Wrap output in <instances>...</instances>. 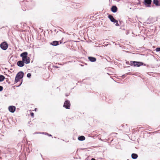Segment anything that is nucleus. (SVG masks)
Here are the masks:
<instances>
[{
  "label": "nucleus",
  "mask_w": 160,
  "mask_h": 160,
  "mask_svg": "<svg viewBox=\"0 0 160 160\" xmlns=\"http://www.w3.org/2000/svg\"><path fill=\"white\" fill-rule=\"evenodd\" d=\"M28 53L24 52L20 54V56L22 58V60L26 64H28L30 63V58L27 56Z\"/></svg>",
  "instance_id": "f257e3e1"
},
{
  "label": "nucleus",
  "mask_w": 160,
  "mask_h": 160,
  "mask_svg": "<svg viewBox=\"0 0 160 160\" xmlns=\"http://www.w3.org/2000/svg\"><path fill=\"white\" fill-rule=\"evenodd\" d=\"M23 73L22 72H19L17 75L15 80V82H17L19 80L22 78H23Z\"/></svg>",
  "instance_id": "f03ea898"
},
{
  "label": "nucleus",
  "mask_w": 160,
  "mask_h": 160,
  "mask_svg": "<svg viewBox=\"0 0 160 160\" xmlns=\"http://www.w3.org/2000/svg\"><path fill=\"white\" fill-rule=\"evenodd\" d=\"M131 65H133L134 66L139 67L142 65V63L138 62L135 61H132L131 62Z\"/></svg>",
  "instance_id": "7ed1b4c3"
},
{
  "label": "nucleus",
  "mask_w": 160,
  "mask_h": 160,
  "mask_svg": "<svg viewBox=\"0 0 160 160\" xmlns=\"http://www.w3.org/2000/svg\"><path fill=\"white\" fill-rule=\"evenodd\" d=\"M108 18L110 19L111 21L112 22H113L114 23H116V26H119V24L118 22V21L116 20L111 15H109Z\"/></svg>",
  "instance_id": "20e7f679"
},
{
  "label": "nucleus",
  "mask_w": 160,
  "mask_h": 160,
  "mask_svg": "<svg viewBox=\"0 0 160 160\" xmlns=\"http://www.w3.org/2000/svg\"><path fill=\"white\" fill-rule=\"evenodd\" d=\"M0 47L2 49L6 50L8 47V44L5 42H3L0 45Z\"/></svg>",
  "instance_id": "39448f33"
},
{
  "label": "nucleus",
  "mask_w": 160,
  "mask_h": 160,
  "mask_svg": "<svg viewBox=\"0 0 160 160\" xmlns=\"http://www.w3.org/2000/svg\"><path fill=\"white\" fill-rule=\"evenodd\" d=\"M70 106V102L68 100H66L64 103L63 107L67 109H69Z\"/></svg>",
  "instance_id": "423d86ee"
},
{
  "label": "nucleus",
  "mask_w": 160,
  "mask_h": 160,
  "mask_svg": "<svg viewBox=\"0 0 160 160\" xmlns=\"http://www.w3.org/2000/svg\"><path fill=\"white\" fill-rule=\"evenodd\" d=\"M151 2V0H144L145 4L148 7H150Z\"/></svg>",
  "instance_id": "0eeeda50"
},
{
  "label": "nucleus",
  "mask_w": 160,
  "mask_h": 160,
  "mask_svg": "<svg viewBox=\"0 0 160 160\" xmlns=\"http://www.w3.org/2000/svg\"><path fill=\"white\" fill-rule=\"evenodd\" d=\"M9 111L11 112H14L16 108L14 106H10L8 107Z\"/></svg>",
  "instance_id": "6e6552de"
},
{
  "label": "nucleus",
  "mask_w": 160,
  "mask_h": 160,
  "mask_svg": "<svg viewBox=\"0 0 160 160\" xmlns=\"http://www.w3.org/2000/svg\"><path fill=\"white\" fill-rule=\"evenodd\" d=\"M24 62L22 60L19 61L17 62V65L19 67H22L24 65Z\"/></svg>",
  "instance_id": "1a4fd4ad"
},
{
  "label": "nucleus",
  "mask_w": 160,
  "mask_h": 160,
  "mask_svg": "<svg viewBox=\"0 0 160 160\" xmlns=\"http://www.w3.org/2000/svg\"><path fill=\"white\" fill-rule=\"evenodd\" d=\"M153 3L157 6H160V0H153Z\"/></svg>",
  "instance_id": "9d476101"
},
{
  "label": "nucleus",
  "mask_w": 160,
  "mask_h": 160,
  "mask_svg": "<svg viewBox=\"0 0 160 160\" xmlns=\"http://www.w3.org/2000/svg\"><path fill=\"white\" fill-rule=\"evenodd\" d=\"M117 8L116 6H114L111 8V11L113 12H117Z\"/></svg>",
  "instance_id": "9b49d317"
},
{
  "label": "nucleus",
  "mask_w": 160,
  "mask_h": 160,
  "mask_svg": "<svg viewBox=\"0 0 160 160\" xmlns=\"http://www.w3.org/2000/svg\"><path fill=\"white\" fill-rule=\"evenodd\" d=\"M88 58L89 60L92 62H94L96 61V59L95 58L92 57H88Z\"/></svg>",
  "instance_id": "f8f14e48"
},
{
  "label": "nucleus",
  "mask_w": 160,
  "mask_h": 160,
  "mask_svg": "<svg viewBox=\"0 0 160 160\" xmlns=\"http://www.w3.org/2000/svg\"><path fill=\"white\" fill-rule=\"evenodd\" d=\"M51 44L53 46H56L58 44V42L57 41H54L52 42Z\"/></svg>",
  "instance_id": "ddd939ff"
},
{
  "label": "nucleus",
  "mask_w": 160,
  "mask_h": 160,
  "mask_svg": "<svg viewBox=\"0 0 160 160\" xmlns=\"http://www.w3.org/2000/svg\"><path fill=\"white\" fill-rule=\"evenodd\" d=\"M85 138L84 136H82L78 137V139L80 141H83L85 139Z\"/></svg>",
  "instance_id": "4468645a"
},
{
  "label": "nucleus",
  "mask_w": 160,
  "mask_h": 160,
  "mask_svg": "<svg viewBox=\"0 0 160 160\" xmlns=\"http://www.w3.org/2000/svg\"><path fill=\"white\" fill-rule=\"evenodd\" d=\"M138 156V155L136 154L133 153L132 154V158L133 159H136L137 158Z\"/></svg>",
  "instance_id": "2eb2a0df"
},
{
  "label": "nucleus",
  "mask_w": 160,
  "mask_h": 160,
  "mask_svg": "<svg viewBox=\"0 0 160 160\" xmlns=\"http://www.w3.org/2000/svg\"><path fill=\"white\" fill-rule=\"evenodd\" d=\"M5 79V77L4 76L1 75H0V82H2Z\"/></svg>",
  "instance_id": "dca6fc26"
},
{
  "label": "nucleus",
  "mask_w": 160,
  "mask_h": 160,
  "mask_svg": "<svg viewBox=\"0 0 160 160\" xmlns=\"http://www.w3.org/2000/svg\"><path fill=\"white\" fill-rule=\"evenodd\" d=\"M156 50L157 52H159L160 51V48H157L156 49Z\"/></svg>",
  "instance_id": "f3484780"
},
{
  "label": "nucleus",
  "mask_w": 160,
  "mask_h": 160,
  "mask_svg": "<svg viewBox=\"0 0 160 160\" xmlns=\"http://www.w3.org/2000/svg\"><path fill=\"white\" fill-rule=\"evenodd\" d=\"M31 76V74L30 73H28L27 75V76L28 78H30Z\"/></svg>",
  "instance_id": "a211bd4d"
},
{
  "label": "nucleus",
  "mask_w": 160,
  "mask_h": 160,
  "mask_svg": "<svg viewBox=\"0 0 160 160\" xmlns=\"http://www.w3.org/2000/svg\"><path fill=\"white\" fill-rule=\"evenodd\" d=\"M3 89V87L1 86H0V91H2Z\"/></svg>",
  "instance_id": "6ab92c4d"
},
{
  "label": "nucleus",
  "mask_w": 160,
  "mask_h": 160,
  "mask_svg": "<svg viewBox=\"0 0 160 160\" xmlns=\"http://www.w3.org/2000/svg\"><path fill=\"white\" fill-rule=\"evenodd\" d=\"M31 116L33 117V116H34V114L32 112V113H31Z\"/></svg>",
  "instance_id": "aec40b11"
},
{
  "label": "nucleus",
  "mask_w": 160,
  "mask_h": 160,
  "mask_svg": "<svg viewBox=\"0 0 160 160\" xmlns=\"http://www.w3.org/2000/svg\"><path fill=\"white\" fill-rule=\"evenodd\" d=\"M91 160H96L95 159L93 158L91 159Z\"/></svg>",
  "instance_id": "412c9836"
},
{
  "label": "nucleus",
  "mask_w": 160,
  "mask_h": 160,
  "mask_svg": "<svg viewBox=\"0 0 160 160\" xmlns=\"http://www.w3.org/2000/svg\"><path fill=\"white\" fill-rule=\"evenodd\" d=\"M48 136H52V135H50V134H49V135H48Z\"/></svg>",
  "instance_id": "4be33fe9"
},
{
  "label": "nucleus",
  "mask_w": 160,
  "mask_h": 160,
  "mask_svg": "<svg viewBox=\"0 0 160 160\" xmlns=\"http://www.w3.org/2000/svg\"><path fill=\"white\" fill-rule=\"evenodd\" d=\"M46 134H47V135H49V134H48V133H46Z\"/></svg>",
  "instance_id": "5701e85b"
},
{
  "label": "nucleus",
  "mask_w": 160,
  "mask_h": 160,
  "mask_svg": "<svg viewBox=\"0 0 160 160\" xmlns=\"http://www.w3.org/2000/svg\"><path fill=\"white\" fill-rule=\"evenodd\" d=\"M36 109H37V108H35V110L36 111Z\"/></svg>",
  "instance_id": "b1692460"
},
{
  "label": "nucleus",
  "mask_w": 160,
  "mask_h": 160,
  "mask_svg": "<svg viewBox=\"0 0 160 160\" xmlns=\"http://www.w3.org/2000/svg\"><path fill=\"white\" fill-rule=\"evenodd\" d=\"M42 134H44V132H42Z\"/></svg>",
  "instance_id": "393cba45"
}]
</instances>
